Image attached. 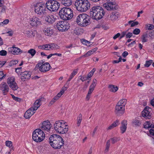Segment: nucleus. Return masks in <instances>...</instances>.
<instances>
[{
  "label": "nucleus",
  "mask_w": 154,
  "mask_h": 154,
  "mask_svg": "<svg viewBox=\"0 0 154 154\" xmlns=\"http://www.w3.org/2000/svg\"><path fill=\"white\" fill-rule=\"evenodd\" d=\"M9 51L12 54L14 55H18L22 53V51L17 47H12L8 49Z\"/></svg>",
  "instance_id": "nucleus-22"
},
{
  "label": "nucleus",
  "mask_w": 154,
  "mask_h": 154,
  "mask_svg": "<svg viewBox=\"0 0 154 154\" xmlns=\"http://www.w3.org/2000/svg\"><path fill=\"white\" fill-rule=\"evenodd\" d=\"M58 94H57L50 102L49 105L53 104L58 99Z\"/></svg>",
  "instance_id": "nucleus-46"
},
{
  "label": "nucleus",
  "mask_w": 154,
  "mask_h": 154,
  "mask_svg": "<svg viewBox=\"0 0 154 154\" xmlns=\"http://www.w3.org/2000/svg\"><path fill=\"white\" fill-rule=\"evenodd\" d=\"M110 145V140H107L106 145V148L104 150V152L105 153H106L108 152Z\"/></svg>",
  "instance_id": "nucleus-35"
},
{
  "label": "nucleus",
  "mask_w": 154,
  "mask_h": 154,
  "mask_svg": "<svg viewBox=\"0 0 154 154\" xmlns=\"http://www.w3.org/2000/svg\"><path fill=\"white\" fill-rule=\"evenodd\" d=\"M25 33L26 35L28 37H32L34 36V35L33 34L32 32V31H26L25 32Z\"/></svg>",
  "instance_id": "nucleus-40"
},
{
  "label": "nucleus",
  "mask_w": 154,
  "mask_h": 154,
  "mask_svg": "<svg viewBox=\"0 0 154 154\" xmlns=\"http://www.w3.org/2000/svg\"><path fill=\"white\" fill-rule=\"evenodd\" d=\"M20 75L21 79L24 81H25L26 79H29L31 76L30 72L27 71L21 72Z\"/></svg>",
  "instance_id": "nucleus-24"
},
{
  "label": "nucleus",
  "mask_w": 154,
  "mask_h": 154,
  "mask_svg": "<svg viewBox=\"0 0 154 154\" xmlns=\"http://www.w3.org/2000/svg\"><path fill=\"white\" fill-rule=\"evenodd\" d=\"M51 66L48 63H45L43 64L42 63L37 64L35 66V69H38L42 72H45L49 70Z\"/></svg>",
  "instance_id": "nucleus-9"
},
{
  "label": "nucleus",
  "mask_w": 154,
  "mask_h": 154,
  "mask_svg": "<svg viewBox=\"0 0 154 154\" xmlns=\"http://www.w3.org/2000/svg\"><path fill=\"white\" fill-rule=\"evenodd\" d=\"M58 14L63 20H69L73 17V10L69 8H63L59 11Z\"/></svg>",
  "instance_id": "nucleus-4"
},
{
  "label": "nucleus",
  "mask_w": 154,
  "mask_h": 154,
  "mask_svg": "<svg viewBox=\"0 0 154 154\" xmlns=\"http://www.w3.org/2000/svg\"><path fill=\"white\" fill-rule=\"evenodd\" d=\"M149 132L151 135L154 137V130L152 129H151L149 131Z\"/></svg>",
  "instance_id": "nucleus-63"
},
{
  "label": "nucleus",
  "mask_w": 154,
  "mask_h": 154,
  "mask_svg": "<svg viewBox=\"0 0 154 154\" xmlns=\"http://www.w3.org/2000/svg\"><path fill=\"white\" fill-rule=\"evenodd\" d=\"M91 18L85 14H80L76 18V22L78 25L82 27H86L91 24Z\"/></svg>",
  "instance_id": "nucleus-3"
},
{
  "label": "nucleus",
  "mask_w": 154,
  "mask_h": 154,
  "mask_svg": "<svg viewBox=\"0 0 154 154\" xmlns=\"http://www.w3.org/2000/svg\"><path fill=\"white\" fill-rule=\"evenodd\" d=\"M51 127V125L48 120L43 122L41 125V130L49 131Z\"/></svg>",
  "instance_id": "nucleus-16"
},
{
  "label": "nucleus",
  "mask_w": 154,
  "mask_h": 154,
  "mask_svg": "<svg viewBox=\"0 0 154 154\" xmlns=\"http://www.w3.org/2000/svg\"><path fill=\"white\" fill-rule=\"evenodd\" d=\"M120 36V34L119 33H118L115 35L113 37V38L114 39H116L117 38L119 37Z\"/></svg>",
  "instance_id": "nucleus-61"
},
{
  "label": "nucleus",
  "mask_w": 154,
  "mask_h": 154,
  "mask_svg": "<svg viewBox=\"0 0 154 154\" xmlns=\"http://www.w3.org/2000/svg\"><path fill=\"white\" fill-rule=\"evenodd\" d=\"M45 34L47 36H51L53 33L52 29L50 28H47L44 30Z\"/></svg>",
  "instance_id": "nucleus-28"
},
{
  "label": "nucleus",
  "mask_w": 154,
  "mask_h": 154,
  "mask_svg": "<svg viewBox=\"0 0 154 154\" xmlns=\"http://www.w3.org/2000/svg\"><path fill=\"white\" fill-rule=\"evenodd\" d=\"M69 24L66 21H59L58 31L61 32H66L69 29Z\"/></svg>",
  "instance_id": "nucleus-11"
},
{
  "label": "nucleus",
  "mask_w": 154,
  "mask_h": 154,
  "mask_svg": "<svg viewBox=\"0 0 154 154\" xmlns=\"http://www.w3.org/2000/svg\"><path fill=\"white\" fill-rule=\"evenodd\" d=\"M18 61L17 60H11L10 63V66H12L14 65H16Z\"/></svg>",
  "instance_id": "nucleus-52"
},
{
  "label": "nucleus",
  "mask_w": 154,
  "mask_h": 154,
  "mask_svg": "<svg viewBox=\"0 0 154 154\" xmlns=\"http://www.w3.org/2000/svg\"><path fill=\"white\" fill-rule=\"evenodd\" d=\"M81 77L80 78V79L82 81L84 82L87 80H88V79L87 78V77H84V76H81Z\"/></svg>",
  "instance_id": "nucleus-60"
},
{
  "label": "nucleus",
  "mask_w": 154,
  "mask_h": 154,
  "mask_svg": "<svg viewBox=\"0 0 154 154\" xmlns=\"http://www.w3.org/2000/svg\"><path fill=\"white\" fill-rule=\"evenodd\" d=\"M109 140H110V141L111 140L112 141V144H114L119 140L118 138L116 137L111 138Z\"/></svg>",
  "instance_id": "nucleus-47"
},
{
  "label": "nucleus",
  "mask_w": 154,
  "mask_h": 154,
  "mask_svg": "<svg viewBox=\"0 0 154 154\" xmlns=\"http://www.w3.org/2000/svg\"><path fill=\"white\" fill-rule=\"evenodd\" d=\"M0 89L5 93L8 92L9 88L5 82H2L0 84Z\"/></svg>",
  "instance_id": "nucleus-25"
},
{
  "label": "nucleus",
  "mask_w": 154,
  "mask_h": 154,
  "mask_svg": "<svg viewBox=\"0 0 154 154\" xmlns=\"http://www.w3.org/2000/svg\"><path fill=\"white\" fill-rule=\"evenodd\" d=\"M127 31H124L123 32H122L121 33V36H120V39H121L122 38L124 37L125 35H126V34L127 33Z\"/></svg>",
  "instance_id": "nucleus-58"
},
{
  "label": "nucleus",
  "mask_w": 154,
  "mask_h": 154,
  "mask_svg": "<svg viewBox=\"0 0 154 154\" xmlns=\"http://www.w3.org/2000/svg\"><path fill=\"white\" fill-rule=\"evenodd\" d=\"M55 48V45L54 44H46L38 46L40 49L45 50H51Z\"/></svg>",
  "instance_id": "nucleus-21"
},
{
  "label": "nucleus",
  "mask_w": 154,
  "mask_h": 154,
  "mask_svg": "<svg viewBox=\"0 0 154 154\" xmlns=\"http://www.w3.org/2000/svg\"><path fill=\"white\" fill-rule=\"evenodd\" d=\"M103 7L107 10H116L118 8V6L114 3V2H107L103 4Z\"/></svg>",
  "instance_id": "nucleus-15"
},
{
  "label": "nucleus",
  "mask_w": 154,
  "mask_h": 154,
  "mask_svg": "<svg viewBox=\"0 0 154 154\" xmlns=\"http://www.w3.org/2000/svg\"><path fill=\"white\" fill-rule=\"evenodd\" d=\"M93 74L92 73L90 72L88 74V76L87 77V78L88 79V80H90L91 79L90 78L93 75Z\"/></svg>",
  "instance_id": "nucleus-64"
},
{
  "label": "nucleus",
  "mask_w": 154,
  "mask_h": 154,
  "mask_svg": "<svg viewBox=\"0 0 154 154\" xmlns=\"http://www.w3.org/2000/svg\"><path fill=\"white\" fill-rule=\"evenodd\" d=\"M125 107L123 106L117 104L115 107V112L116 115L120 116L124 112Z\"/></svg>",
  "instance_id": "nucleus-17"
},
{
  "label": "nucleus",
  "mask_w": 154,
  "mask_h": 154,
  "mask_svg": "<svg viewBox=\"0 0 154 154\" xmlns=\"http://www.w3.org/2000/svg\"><path fill=\"white\" fill-rule=\"evenodd\" d=\"M108 88L110 91L113 92H116L118 89L117 86L112 85H109Z\"/></svg>",
  "instance_id": "nucleus-29"
},
{
  "label": "nucleus",
  "mask_w": 154,
  "mask_h": 154,
  "mask_svg": "<svg viewBox=\"0 0 154 154\" xmlns=\"http://www.w3.org/2000/svg\"><path fill=\"white\" fill-rule=\"evenodd\" d=\"M147 29L148 30H151L154 28V26L152 24H147L146 25Z\"/></svg>",
  "instance_id": "nucleus-43"
},
{
  "label": "nucleus",
  "mask_w": 154,
  "mask_h": 154,
  "mask_svg": "<svg viewBox=\"0 0 154 154\" xmlns=\"http://www.w3.org/2000/svg\"><path fill=\"white\" fill-rule=\"evenodd\" d=\"M94 89L93 88L90 87L86 97V98L88 100H89L90 98L91 94L94 90Z\"/></svg>",
  "instance_id": "nucleus-33"
},
{
  "label": "nucleus",
  "mask_w": 154,
  "mask_h": 154,
  "mask_svg": "<svg viewBox=\"0 0 154 154\" xmlns=\"http://www.w3.org/2000/svg\"><path fill=\"white\" fill-rule=\"evenodd\" d=\"M140 30L138 28L134 29L133 31V33L135 35H138L140 32Z\"/></svg>",
  "instance_id": "nucleus-50"
},
{
  "label": "nucleus",
  "mask_w": 154,
  "mask_h": 154,
  "mask_svg": "<svg viewBox=\"0 0 154 154\" xmlns=\"http://www.w3.org/2000/svg\"><path fill=\"white\" fill-rule=\"evenodd\" d=\"M29 24L33 27H36L41 24V21L39 18L36 17H33L29 19Z\"/></svg>",
  "instance_id": "nucleus-13"
},
{
  "label": "nucleus",
  "mask_w": 154,
  "mask_h": 154,
  "mask_svg": "<svg viewBox=\"0 0 154 154\" xmlns=\"http://www.w3.org/2000/svg\"><path fill=\"white\" fill-rule=\"evenodd\" d=\"M126 102L127 100L126 99H123L119 101L117 103L125 107V106L126 104Z\"/></svg>",
  "instance_id": "nucleus-39"
},
{
  "label": "nucleus",
  "mask_w": 154,
  "mask_h": 154,
  "mask_svg": "<svg viewBox=\"0 0 154 154\" xmlns=\"http://www.w3.org/2000/svg\"><path fill=\"white\" fill-rule=\"evenodd\" d=\"M5 76V75H4L3 72L2 71H0V81L4 79Z\"/></svg>",
  "instance_id": "nucleus-53"
},
{
  "label": "nucleus",
  "mask_w": 154,
  "mask_h": 154,
  "mask_svg": "<svg viewBox=\"0 0 154 154\" xmlns=\"http://www.w3.org/2000/svg\"><path fill=\"white\" fill-rule=\"evenodd\" d=\"M35 111L31 107L25 112L24 117L26 119H29L34 114Z\"/></svg>",
  "instance_id": "nucleus-23"
},
{
  "label": "nucleus",
  "mask_w": 154,
  "mask_h": 154,
  "mask_svg": "<svg viewBox=\"0 0 154 154\" xmlns=\"http://www.w3.org/2000/svg\"><path fill=\"white\" fill-rule=\"evenodd\" d=\"M141 124L140 121L137 119L133 120L132 122V124L134 126H140Z\"/></svg>",
  "instance_id": "nucleus-32"
},
{
  "label": "nucleus",
  "mask_w": 154,
  "mask_h": 154,
  "mask_svg": "<svg viewBox=\"0 0 154 154\" xmlns=\"http://www.w3.org/2000/svg\"><path fill=\"white\" fill-rule=\"evenodd\" d=\"M93 54V53L92 52V51H88V52H87L86 54H85L83 55L82 56L80 57H79L78 59L80 60L81 59V58H82V57H86L90 56V55H91V54Z\"/></svg>",
  "instance_id": "nucleus-41"
},
{
  "label": "nucleus",
  "mask_w": 154,
  "mask_h": 154,
  "mask_svg": "<svg viewBox=\"0 0 154 154\" xmlns=\"http://www.w3.org/2000/svg\"><path fill=\"white\" fill-rule=\"evenodd\" d=\"M119 120H117L113 122V123L112 124V125L114 126V127H115L118 125H119L120 124L119 122Z\"/></svg>",
  "instance_id": "nucleus-51"
},
{
  "label": "nucleus",
  "mask_w": 154,
  "mask_h": 154,
  "mask_svg": "<svg viewBox=\"0 0 154 154\" xmlns=\"http://www.w3.org/2000/svg\"><path fill=\"white\" fill-rule=\"evenodd\" d=\"M119 16V14L118 12H112L110 14L109 18V20L112 21H114L118 18Z\"/></svg>",
  "instance_id": "nucleus-27"
},
{
  "label": "nucleus",
  "mask_w": 154,
  "mask_h": 154,
  "mask_svg": "<svg viewBox=\"0 0 154 154\" xmlns=\"http://www.w3.org/2000/svg\"><path fill=\"white\" fill-rule=\"evenodd\" d=\"M9 22L8 19H6L3 21V22L0 23V25H6Z\"/></svg>",
  "instance_id": "nucleus-54"
},
{
  "label": "nucleus",
  "mask_w": 154,
  "mask_h": 154,
  "mask_svg": "<svg viewBox=\"0 0 154 154\" xmlns=\"http://www.w3.org/2000/svg\"><path fill=\"white\" fill-rule=\"evenodd\" d=\"M7 83L10 88L14 91L17 90L18 88L14 76L9 77L7 79Z\"/></svg>",
  "instance_id": "nucleus-10"
},
{
  "label": "nucleus",
  "mask_w": 154,
  "mask_h": 154,
  "mask_svg": "<svg viewBox=\"0 0 154 154\" xmlns=\"http://www.w3.org/2000/svg\"><path fill=\"white\" fill-rule=\"evenodd\" d=\"M64 121L62 120L58 121V133L61 134L66 133L67 132L68 128H66Z\"/></svg>",
  "instance_id": "nucleus-12"
},
{
  "label": "nucleus",
  "mask_w": 154,
  "mask_h": 154,
  "mask_svg": "<svg viewBox=\"0 0 154 154\" xmlns=\"http://www.w3.org/2000/svg\"><path fill=\"white\" fill-rule=\"evenodd\" d=\"M36 51L33 49H31L28 50V53L30 54L32 56H33L36 53Z\"/></svg>",
  "instance_id": "nucleus-42"
},
{
  "label": "nucleus",
  "mask_w": 154,
  "mask_h": 154,
  "mask_svg": "<svg viewBox=\"0 0 154 154\" xmlns=\"http://www.w3.org/2000/svg\"><path fill=\"white\" fill-rule=\"evenodd\" d=\"M77 69H75L72 72L70 77L67 80L64 86L62 88L59 93H58V98H59L64 93V91L68 88L69 84V82L73 78L74 76L77 73Z\"/></svg>",
  "instance_id": "nucleus-7"
},
{
  "label": "nucleus",
  "mask_w": 154,
  "mask_h": 154,
  "mask_svg": "<svg viewBox=\"0 0 154 154\" xmlns=\"http://www.w3.org/2000/svg\"><path fill=\"white\" fill-rule=\"evenodd\" d=\"M121 126L120 127L121 133L122 134L125 132L127 129V121L126 120H124L121 122Z\"/></svg>",
  "instance_id": "nucleus-26"
},
{
  "label": "nucleus",
  "mask_w": 154,
  "mask_h": 154,
  "mask_svg": "<svg viewBox=\"0 0 154 154\" xmlns=\"http://www.w3.org/2000/svg\"><path fill=\"white\" fill-rule=\"evenodd\" d=\"M132 36V34L130 32H128L126 34V38H130Z\"/></svg>",
  "instance_id": "nucleus-57"
},
{
  "label": "nucleus",
  "mask_w": 154,
  "mask_h": 154,
  "mask_svg": "<svg viewBox=\"0 0 154 154\" xmlns=\"http://www.w3.org/2000/svg\"><path fill=\"white\" fill-rule=\"evenodd\" d=\"M151 110L150 108L148 106H146L142 112V116L146 119H150L151 116L150 114Z\"/></svg>",
  "instance_id": "nucleus-20"
},
{
  "label": "nucleus",
  "mask_w": 154,
  "mask_h": 154,
  "mask_svg": "<svg viewBox=\"0 0 154 154\" xmlns=\"http://www.w3.org/2000/svg\"><path fill=\"white\" fill-rule=\"evenodd\" d=\"M61 4L65 6H69L72 3L71 0H61Z\"/></svg>",
  "instance_id": "nucleus-30"
},
{
  "label": "nucleus",
  "mask_w": 154,
  "mask_h": 154,
  "mask_svg": "<svg viewBox=\"0 0 154 154\" xmlns=\"http://www.w3.org/2000/svg\"><path fill=\"white\" fill-rule=\"evenodd\" d=\"M5 145L10 148V151H14V147L13 146L12 143L11 141L8 140L6 141Z\"/></svg>",
  "instance_id": "nucleus-31"
},
{
  "label": "nucleus",
  "mask_w": 154,
  "mask_h": 154,
  "mask_svg": "<svg viewBox=\"0 0 154 154\" xmlns=\"http://www.w3.org/2000/svg\"><path fill=\"white\" fill-rule=\"evenodd\" d=\"M11 96L13 99L15 100L18 102H20V101L21 99L20 98L16 97L13 95H11Z\"/></svg>",
  "instance_id": "nucleus-55"
},
{
  "label": "nucleus",
  "mask_w": 154,
  "mask_h": 154,
  "mask_svg": "<svg viewBox=\"0 0 154 154\" xmlns=\"http://www.w3.org/2000/svg\"><path fill=\"white\" fill-rule=\"evenodd\" d=\"M58 141H61V142H58V149L61 148L63 146L64 144V141L62 137L58 135Z\"/></svg>",
  "instance_id": "nucleus-34"
},
{
  "label": "nucleus",
  "mask_w": 154,
  "mask_h": 154,
  "mask_svg": "<svg viewBox=\"0 0 154 154\" xmlns=\"http://www.w3.org/2000/svg\"><path fill=\"white\" fill-rule=\"evenodd\" d=\"M82 115L81 114H80L79 116L77 118V124L78 126H80V123L82 120Z\"/></svg>",
  "instance_id": "nucleus-37"
},
{
  "label": "nucleus",
  "mask_w": 154,
  "mask_h": 154,
  "mask_svg": "<svg viewBox=\"0 0 154 154\" xmlns=\"http://www.w3.org/2000/svg\"><path fill=\"white\" fill-rule=\"evenodd\" d=\"M7 51L4 50H2L0 51V55L2 56H5L7 54Z\"/></svg>",
  "instance_id": "nucleus-56"
},
{
  "label": "nucleus",
  "mask_w": 154,
  "mask_h": 154,
  "mask_svg": "<svg viewBox=\"0 0 154 154\" xmlns=\"http://www.w3.org/2000/svg\"><path fill=\"white\" fill-rule=\"evenodd\" d=\"M97 80L96 79H94L92 83L90 86L92 88L94 89L95 86H96L97 84Z\"/></svg>",
  "instance_id": "nucleus-49"
},
{
  "label": "nucleus",
  "mask_w": 154,
  "mask_h": 154,
  "mask_svg": "<svg viewBox=\"0 0 154 154\" xmlns=\"http://www.w3.org/2000/svg\"><path fill=\"white\" fill-rule=\"evenodd\" d=\"M75 5L79 11L84 12L90 8V4L88 0H76Z\"/></svg>",
  "instance_id": "nucleus-2"
},
{
  "label": "nucleus",
  "mask_w": 154,
  "mask_h": 154,
  "mask_svg": "<svg viewBox=\"0 0 154 154\" xmlns=\"http://www.w3.org/2000/svg\"><path fill=\"white\" fill-rule=\"evenodd\" d=\"M81 41L82 42V44H85L88 46H90L89 44L91 43L90 42L84 39H82L81 40Z\"/></svg>",
  "instance_id": "nucleus-48"
},
{
  "label": "nucleus",
  "mask_w": 154,
  "mask_h": 154,
  "mask_svg": "<svg viewBox=\"0 0 154 154\" xmlns=\"http://www.w3.org/2000/svg\"><path fill=\"white\" fill-rule=\"evenodd\" d=\"M153 62V60H149L146 61V63L144 65L146 67H149L150 65Z\"/></svg>",
  "instance_id": "nucleus-45"
},
{
  "label": "nucleus",
  "mask_w": 154,
  "mask_h": 154,
  "mask_svg": "<svg viewBox=\"0 0 154 154\" xmlns=\"http://www.w3.org/2000/svg\"><path fill=\"white\" fill-rule=\"evenodd\" d=\"M148 37V35L147 33L144 34L142 37L141 39L142 42L144 43L148 41L147 38Z\"/></svg>",
  "instance_id": "nucleus-36"
},
{
  "label": "nucleus",
  "mask_w": 154,
  "mask_h": 154,
  "mask_svg": "<svg viewBox=\"0 0 154 154\" xmlns=\"http://www.w3.org/2000/svg\"><path fill=\"white\" fill-rule=\"evenodd\" d=\"M1 7V13H4L5 12V7L4 6H2V7Z\"/></svg>",
  "instance_id": "nucleus-62"
},
{
  "label": "nucleus",
  "mask_w": 154,
  "mask_h": 154,
  "mask_svg": "<svg viewBox=\"0 0 154 154\" xmlns=\"http://www.w3.org/2000/svg\"><path fill=\"white\" fill-rule=\"evenodd\" d=\"M128 24H131V26L132 27L137 25L139 23L137 21L134 22L133 20H130L128 22Z\"/></svg>",
  "instance_id": "nucleus-38"
},
{
  "label": "nucleus",
  "mask_w": 154,
  "mask_h": 154,
  "mask_svg": "<svg viewBox=\"0 0 154 154\" xmlns=\"http://www.w3.org/2000/svg\"><path fill=\"white\" fill-rule=\"evenodd\" d=\"M60 107V111L61 113L62 114L64 112L65 107H62V105H61Z\"/></svg>",
  "instance_id": "nucleus-59"
},
{
  "label": "nucleus",
  "mask_w": 154,
  "mask_h": 154,
  "mask_svg": "<svg viewBox=\"0 0 154 154\" xmlns=\"http://www.w3.org/2000/svg\"><path fill=\"white\" fill-rule=\"evenodd\" d=\"M45 99L43 97H41L40 98L35 101L34 103L33 106L31 107L36 111L41 105L42 101H45Z\"/></svg>",
  "instance_id": "nucleus-19"
},
{
  "label": "nucleus",
  "mask_w": 154,
  "mask_h": 154,
  "mask_svg": "<svg viewBox=\"0 0 154 154\" xmlns=\"http://www.w3.org/2000/svg\"><path fill=\"white\" fill-rule=\"evenodd\" d=\"M35 11L39 16H43L46 15L47 11L46 6L43 2H40L36 4L35 7Z\"/></svg>",
  "instance_id": "nucleus-6"
},
{
  "label": "nucleus",
  "mask_w": 154,
  "mask_h": 154,
  "mask_svg": "<svg viewBox=\"0 0 154 154\" xmlns=\"http://www.w3.org/2000/svg\"><path fill=\"white\" fill-rule=\"evenodd\" d=\"M150 122H146L143 125L144 128L146 129H148L150 128Z\"/></svg>",
  "instance_id": "nucleus-44"
},
{
  "label": "nucleus",
  "mask_w": 154,
  "mask_h": 154,
  "mask_svg": "<svg viewBox=\"0 0 154 154\" xmlns=\"http://www.w3.org/2000/svg\"><path fill=\"white\" fill-rule=\"evenodd\" d=\"M91 16L92 18L96 20L101 19L104 15L105 11L103 8L100 6H93L90 10Z\"/></svg>",
  "instance_id": "nucleus-1"
},
{
  "label": "nucleus",
  "mask_w": 154,
  "mask_h": 154,
  "mask_svg": "<svg viewBox=\"0 0 154 154\" xmlns=\"http://www.w3.org/2000/svg\"><path fill=\"white\" fill-rule=\"evenodd\" d=\"M57 16L54 14L52 15H49L47 16L45 18V20L47 22L53 23L57 19Z\"/></svg>",
  "instance_id": "nucleus-18"
},
{
  "label": "nucleus",
  "mask_w": 154,
  "mask_h": 154,
  "mask_svg": "<svg viewBox=\"0 0 154 154\" xmlns=\"http://www.w3.org/2000/svg\"><path fill=\"white\" fill-rule=\"evenodd\" d=\"M47 8L50 11H56L58 10V2L50 0L46 3Z\"/></svg>",
  "instance_id": "nucleus-8"
},
{
  "label": "nucleus",
  "mask_w": 154,
  "mask_h": 154,
  "mask_svg": "<svg viewBox=\"0 0 154 154\" xmlns=\"http://www.w3.org/2000/svg\"><path fill=\"white\" fill-rule=\"evenodd\" d=\"M45 133L40 129H37L33 132L32 138L33 140L36 142H40L45 139Z\"/></svg>",
  "instance_id": "nucleus-5"
},
{
  "label": "nucleus",
  "mask_w": 154,
  "mask_h": 154,
  "mask_svg": "<svg viewBox=\"0 0 154 154\" xmlns=\"http://www.w3.org/2000/svg\"><path fill=\"white\" fill-rule=\"evenodd\" d=\"M58 136L57 134L51 135L49 138L50 143L54 148H58Z\"/></svg>",
  "instance_id": "nucleus-14"
}]
</instances>
